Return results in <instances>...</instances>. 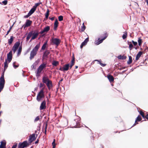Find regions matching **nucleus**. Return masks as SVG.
I'll use <instances>...</instances> for the list:
<instances>
[{
    "mask_svg": "<svg viewBox=\"0 0 148 148\" xmlns=\"http://www.w3.org/2000/svg\"><path fill=\"white\" fill-rule=\"evenodd\" d=\"M32 31H30L26 37V41H27L31 38V36H32Z\"/></svg>",
    "mask_w": 148,
    "mask_h": 148,
    "instance_id": "obj_31",
    "label": "nucleus"
},
{
    "mask_svg": "<svg viewBox=\"0 0 148 148\" xmlns=\"http://www.w3.org/2000/svg\"><path fill=\"white\" fill-rule=\"evenodd\" d=\"M143 52L141 51H139L138 53L137 54L136 58V60H138L140 57L143 54Z\"/></svg>",
    "mask_w": 148,
    "mask_h": 148,
    "instance_id": "obj_23",
    "label": "nucleus"
},
{
    "mask_svg": "<svg viewBox=\"0 0 148 148\" xmlns=\"http://www.w3.org/2000/svg\"><path fill=\"white\" fill-rule=\"evenodd\" d=\"M42 82L44 84L46 85L49 90H50L51 88L53 87L52 81L49 79L46 74H45L42 77Z\"/></svg>",
    "mask_w": 148,
    "mask_h": 148,
    "instance_id": "obj_1",
    "label": "nucleus"
},
{
    "mask_svg": "<svg viewBox=\"0 0 148 148\" xmlns=\"http://www.w3.org/2000/svg\"><path fill=\"white\" fill-rule=\"evenodd\" d=\"M89 38L88 37L86 38L84 40L80 46V48L82 49L84 46H85L87 44Z\"/></svg>",
    "mask_w": 148,
    "mask_h": 148,
    "instance_id": "obj_11",
    "label": "nucleus"
},
{
    "mask_svg": "<svg viewBox=\"0 0 148 148\" xmlns=\"http://www.w3.org/2000/svg\"><path fill=\"white\" fill-rule=\"evenodd\" d=\"M133 44L135 46H138V43L137 42L135 41L134 42V43H133Z\"/></svg>",
    "mask_w": 148,
    "mask_h": 148,
    "instance_id": "obj_60",
    "label": "nucleus"
},
{
    "mask_svg": "<svg viewBox=\"0 0 148 148\" xmlns=\"http://www.w3.org/2000/svg\"><path fill=\"white\" fill-rule=\"evenodd\" d=\"M9 63H8V61L5 60V62H4V68H7L8 66V64Z\"/></svg>",
    "mask_w": 148,
    "mask_h": 148,
    "instance_id": "obj_42",
    "label": "nucleus"
},
{
    "mask_svg": "<svg viewBox=\"0 0 148 148\" xmlns=\"http://www.w3.org/2000/svg\"><path fill=\"white\" fill-rule=\"evenodd\" d=\"M108 34L107 32L105 33L104 34V37H103L101 39H100V38H99L98 39V41L95 43V44L97 45H98L103 42V40H105L108 37Z\"/></svg>",
    "mask_w": 148,
    "mask_h": 148,
    "instance_id": "obj_4",
    "label": "nucleus"
},
{
    "mask_svg": "<svg viewBox=\"0 0 148 148\" xmlns=\"http://www.w3.org/2000/svg\"><path fill=\"white\" fill-rule=\"evenodd\" d=\"M50 29V27L49 26H47L44 27L43 29L44 31L45 32H47Z\"/></svg>",
    "mask_w": 148,
    "mask_h": 148,
    "instance_id": "obj_34",
    "label": "nucleus"
},
{
    "mask_svg": "<svg viewBox=\"0 0 148 148\" xmlns=\"http://www.w3.org/2000/svg\"><path fill=\"white\" fill-rule=\"evenodd\" d=\"M133 47V46L132 44H130V45H129V48L130 51L132 50Z\"/></svg>",
    "mask_w": 148,
    "mask_h": 148,
    "instance_id": "obj_46",
    "label": "nucleus"
},
{
    "mask_svg": "<svg viewBox=\"0 0 148 148\" xmlns=\"http://www.w3.org/2000/svg\"><path fill=\"white\" fill-rule=\"evenodd\" d=\"M51 42L53 43V45H56L57 46L60 43V40L57 38H53L51 40Z\"/></svg>",
    "mask_w": 148,
    "mask_h": 148,
    "instance_id": "obj_6",
    "label": "nucleus"
},
{
    "mask_svg": "<svg viewBox=\"0 0 148 148\" xmlns=\"http://www.w3.org/2000/svg\"><path fill=\"white\" fill-rule=\"evenodd\" d=\"M39 137L37 139V140L34 142V143L35 144H38L39 143Z\"/></svg>",
    "mask_w": 148,
    "mask_h": 148,
    "instance_id": "obj_57",
    "label": "nucleus"
},
{
    "mask_svg": "<svg viewBox=\"0 0 148 148\" xmlns=\"http://www.w3.org/2000/svg\"><path fill=\"white\" fill-rule=\"evenodd\" d=\"M58 20L59 21H61L63 20V16L62 15H60L58 17Z\"/></svg>",
    "mask_w": 148,
    "mask_h": 148,
    "instance_id": "obj_44",
    "label": "nucleus"
},
{
    "mask_svg": "<svg viewBox=\"0 0 148 148\" xmlns=\"http://www.w3.org/2000/svg\"><path fill=\"white\" fill-rule=\"evenodd\" d=\"M129 60L127 61V64L129 65L132 63V57L130 56H128Z\"/></svg>",
    "mask_w": 148,
    "mask_h": 148,
    "instance_id": "obj_35",
    "label": "nucleus"
},
{
    "mask_svg": "<svg viewBox=\"0 0 148 148\" xmlns=\"http://www.w3.org/2000/svg\"><path fill=\"white\" fill-rule=\"evenodd\" d=\"M45 89V87L42 88L40 90V91L39 92V93H44V90Z\"/></svg>",
    "mask_w": 148,
    "mask_h": 148,
    "instance_id": "obj_51",
    "label": "nucleus"
},
{
    "mask_svg": "<svg viewBox=\"0 0 148 148\" xmlns=\"http://www.w3.org/2000/svg\"><path fill=\"white\" fill-rule=\"evenodd\" d=\"M126 68V66H124L121 68H119L118 69L119 70H121L123 69H124Z\"/></svg>",
    "mask_w": 148,
    "mask_h": 148,
    "instance_id": "obj_58",
    "label": "nucleus"
},
{
    "mask_svg": "<svg viewBox=\"0 0 148 148\" xmlns=\"http://www.w3.org/2000/svg\"><path fill=\"white\" fill-rule=\"evenodd\" d=\"M1 144L0 145V148H5L6 145V142L5 140L4 141H2L1 142Z\"/></svg>",
    "mask_w": 148,
    "mask_h": 148,
    "instance_id": "obj_22",
    "label": "nucleus"
},
{
    "mask_svg": "<svg viewBox=\"0 0 148 148\" xmlns=\"http://www.w3.org/2000/svg\"><path fill=\"white\" fill-rule=\"evenodd\" d=\"M22 41L21 42V45H20V46L19 47L18 50H22Z\"/></svg>",
    "mask_w": 148,
    "mask_h": 148,
    "instance_id": "obj_48",
    "label": "nucleus"
},
{
    "mask_svg": "<svg viewBox=\"0 0 148 148\" xmlns=\"http://www.w3.org/2000/svg\"><path fill=\"white\" fill-rule=\"evenodd\" d=\"M142 119V118L141 116L140 115H139L138 116L136 119V121L140 122L141 121Z\"/></svg>",
    "mask_w": 148,
    "mask_h": 148,
    "instance_id": "obj_39",
    "label": "nucleus"
},
{
    "mask_svg": "<svg viewBox=\"0 0 148 148\" xmlns=\"http://www.w3.org/2000/svg\"><path fill=\"white\" fill-rule=\"evenodd\" d=\"M12 51H10L7 54V58L5 59V60L8 61V63L11 62L12 58Z\"/></svg>",
    "mask_w": 148,
    "mask_h": 148,
    "instance_id": "obj_5",
    "label": "nucleus"
},
{
    "mask_svg": "<svg viewBox=\"0 0 148 148\" xmlns=\"http://www.w3.org/2000/svg\"><path fill=\"white\" fill-rule=\"evenodd\" d=\"M46 101L45 100L43 101L41 103L40 110L45 109L46 108Z\"/></svg>",
    "mask_w": 148,
    "mask_h": 148,
    "instance_id": "obj_9",
    "label": "nucleus"
},
{
    "mask_svg": "<svg viewBox=\"0 0 148 148\" xmlns=\"http://www.w3.org/2000/svg\"><path fill=\"white\" fill-rule=\"evenodd\" d=\"M49 53L50 52L49 51L46 50L43 53L42 57V60L44 59L47 60L48 58V56Z\"/></svg>",
    "mask_w": 148,
    "mask_h": 148,
    "instance_id": "obj_8",
    "label": "nucleus"
},
{
    "mask_svg": "<svg viewBox=\"0 0 148 148\" xmlns=\"http://www.w3.org/2000/svg\"><path fill=\"white\" fill-rule=\"evenodd\" d=\"M39 59H38V60H36L35 61V63L37 65L38 64V63H39Z\"/></svg>",
    "mask_w": 148,
    "mask_h": 148,
    "instance_id": "obj_64",
    "label": "nucleus"
},
{
    "mask_svg": "<svg viewBox=\"0 0 148 148\" xmlns=\"http://www.w3.org/2000/svg\"><path fill=\"white\" fill-rule=\"evenodd\" d=\"M32 23V21H30L29 19H27L26 20V22L25 24L28 27H29L30 26L31 24Z\"/></svg>",
    "mask_w": 148,
    "mask_h": 148,
    "instance_id": "obj_30",
    "label": "nucleus"
},
{
    "mask_svg": "<svg viewBox=\"0 0 148 148\" xmlns=\"http://www.w3.org/2000/svg\"><path fill=\"white\" fill-rule=\"evenodd\" d=\"M138 45L139 46L141 45L142 43V39L140 37L138 38Z\"/></svg>",
    "mask_w": 148,
    "mask_h": 148,
    "instance_id": "obj_40",
    "label": "nucleus"
},
{
    "mask_svg": "<svg viewBox=\"0 0 148 148\" xmlns=\"http://www.w3.org/2000/svg\"><path fill=\"white\" fill-rule=\"evenodd\" d=\"M30 48H29L26 51V52L25 53V55L26 54L28 53L30 50Z\"/></svg>",
    "mask_w": 148,
    "mask_h": 148,
    "instance_id": "obj_59",
    "label": "nucleus"
},
{
    "mask_svg": "<svg viewBox=\"0 0 148 148\" xmlns=\"http://www.w3.org/2000/svg\"><path fill=\"white\" fill-rule=\"evenodd\" d=\"M37 52L32 50L30 54V57L29 58L30 60H32L36 54Z\"/></svg>",
    "mask_w": 148,
    "mask_h": 148,
    "instance_id": "obj_17",
    "label": "nucleus"
},
{
    "mask_svg": "<svg viewBox=\"0 0 148 148\" xmlns=\"http://www.w3.org/2000/svg\"><path fill=\"white\" fill-rule=\"evenodd\" d=\"M127 36V33L126 32H125L124 34H123L122 36V38L123 39H125Z\"/></svg>",
    "mask_w": 148,
    "mask_h": 148,
    "instance_id": "obj_41",
    "label": "nucleus"
},
{
    "mask_svg": "<svg viewBox=\"0 0 148 148\" xmlns=\"http://www.w3.org/2000/svg\"><path fill=\"white\" fill-rule=\"evenodd\" d=\"M40 4H42V2H41L35 3L31 9L34 12L36 10L37 7L39 6Z\"/></svg>",
    "mask_w": 148,
    "mask_h": 148,
    "instance_id": "obj_16",
    "label": "nucleus"
},
{
    "mask_svg": "<svg viewBox=\"0 0 148 148\" xmlns=\"http://www.w3.org/2000/svg\"><path fill=\"white\" fill-rule=\"evenodd\" d=\"M81 127L80 124L79 123V122H76V125L73 127H72V128H79Z\"/></svg>",
    "mask_w": 148,
    "mask_h": 148,
    "instance_id": "obj_37",
    "label": "nucleus"
},
{
    "mask_svg": "<svg viewBox=\"0 0 148 148\" xmlns=\"http://www.w3.org/2000/svg\"><path fill=\"white\" fill-rule=\"evenodd\" d=\"M49 118L48 120H47V121L45 123H44V125H43V127L44 126V125H45V132H44V133L45 135L46 134L47 130V125H48V121L49 120Z\"/></svg>",
    "mask_w": 148,
    "mask_h": 148,
    "instance_id": "obj_29",
    "label": "nucleus"
},
{
    "mask_svg": "<svg viewBox=\"0 0 148 148\" xmlns=\"http://www.w3.org/2000/svg\"><path fill=\"white\" fill-rule=\"evenodd\" d=\"M44 97L45 95L44 93H39L38 92L37 96L36 99L38 101H40L42 100Z\"/></svg>",
    "mask_w": 148,
    "mask_h": 148,
    "instance_id": "obj_7",
    "label": "nucleus"
},
{
    "mask_svg": "<svg viewBox=\"0 0 148 148\" xmlns=\"http://www.w3.org/2000/svg\"><path fill=\"white\" fill-rule=\"evenodd\" d=\"M31 145L29 143L27 140H25L22 142H20L19 143L18 146V148H26L29 145Z\"/></svg>",
    "mask_w": 148,
    "mask_h": 148,
    "instance_id": "obj_2",
    "label": "nucleus"
},
{
    "mask_svg": "<svg viewBox=\"0 0 148 148\" xmlns=\"http://www.w3.org/2000/svg\"><path fill=\"white\" fill-rule=\"evenodd\" d=\"M59 22L58 20L56 19L55 21L54 24L53 29L54 30H56L58 25Z\"/></svg>",
    "mask_w": 148,
    "mask_h": 148,
    "instance_id": "obj_19",
    "label": "nucleus"
},
{
    "mask_svg": "<svg viewBox=\"0 0 148 148\" xmlns=\"http://www.w3.org/2000/svg\"><path fill=\"white\" fill-rule=\"evenodd\" d=\"M2 4H3L4 5H6L8 3V1L7 0H5L4 1H3L2 2Z\"/></svg>",
    "mask_w": 148,
    "mask_h": 148,
    "instance_id": "obj_45",
    "label": "nucleus"
},
{
    "mask_svg": "<svg viewBox=\"0 0 148 148\" xmlns=\"http://www.w3.org/2000/svg\"><path fill=\"white\" fill-rule=\"evenodd\" d=\"M47 67V63H43L41 64L38 67V68L43 70L44 69H45Z\"/></svg>",
    "mask_w": 148,
    "mask_h": 148,
    "instance_id": "obj_20",
    "label": "nucleus"
},
{
    "mask_svg": "<svg viewBox=\"0 0 148 148\" xmlns=\"http://www.w3.org/2000/svg\"><path fill=\"white\" fill-rule=\"evenodd\" d=\"M50 11L49 9H47V11L45 14V17L46 19H47L49 17V12Z\"/></svg>",
    "mask_w": 148,
    "mask_h": 148,
    "instance_id": "obj_36",
    "label": "nucleus"
},
{
    "mask_svg": "<svg viewBox=\"0 0 148 148\" xmlns=\"http://www.w3.org/2000/svg\"><path fill=\"white\" fill-rule=\"evenodd\" d=\"M138 109H140V108H137V110H138V112L139 113V114H140L142 116V117L143 119H145V115L144 113L142 111H139L138 110ZM144 121H146L145 119Z\"/></svg>",
    "mask_w": 148,
    "mask_h": 148,
    "instance_id": "obj_33",
    "label": "nucleus"
},
{
    "mask_svg": "<svg viewBox=\"0 0 148 148\" xmlns=\"http://www.w3.org/2000/svg\"><path fill=\"white\" fill-rule=\"evenodd\" d=\"M14 37L13 36H10V38L8 40V43L10 45L12 44L13 41L14 40Z\"/></svg>",
    "mask_w": 148,
    "mask_h": 148,
    "instance_id": "obj_26",
    "label": "nucleus"
},
{
    "mask_svg": "<svg viewBox=\"0 0 148 148\" xmlns=\"http://www.w3.org/2000/svg\"><path fill=\"white\" fill-rule=\"evenodd\" d=\"M12 50L13 51L14 53H15V52H16V51L17 50V49H15L13 48H12Z\"/></svg>",
    "mask_w": 148,
    "mask_h": 148,
    "instance_id": "obj_62",
    "label": "nucleus"
},
{
    "mask_svg": "<svg viewBox=\"0 0 148 148\" xmlns=\"http://www.w3.org/2000/svg\"><path fill=\"white\" fill-rule=\"evenodd\" d=\"M46 46L44 45L43 44V45L42 46V47L41 49L42 50H44L45 49V48H46Z\"/></svg>",
    "mask_w": 148,
    "mask_h": 148,
    "instance_id": "obj_54",
    "label": "nucleus"
},
{
    "mask_svg": "<svg viewBox=\"0 0 148 148\" xmlns=\"http://www.w3.org/2000/svg\"><path fill=\"white\" fill-rule=\"evenodd\" d=\"M44 86L45 87V85L44 84H43V83H41L40 84L39 87H40V88H42V87H43Z\"/></svg>",
    "mask_w": 148,
    "mask_h": 148,
    "instance_id": "obj_52",
    "label": "nucleus"
},
{
    "mask_svg": "<svg viewBox=\"0 0 148 148\" xmlns=\"http://www.w3.org/2000/svg\"><path fill=\"white\" fill-rule=\"evenodd\" d=\"M55 17H49V18L50 19L51 21H52L54 20Z\"/></svg>",
    "mask_w": 148,
    "mask_h": 148,
    "instance_id": "obj_63",
    "label": "nucleus"
},
{
    "mask_svg": "<svg viewBox=\"0 0 148 148\" xmlns=\"http://www.w3.org/2000/svg\"><path fill=\"white\" fill-rule=\"evenodd\" d=\"M117 58L119 60H124L127 58V57L124 55H120L117 56Z\"/></svg>",
    "mask_w": 148,
    "mask_h": 148,
    "instance_id": "obj_27",
    "label": "nucleus"
},
{
    "mask_svg": "<svg viewBox=\"0 0 148 148\" xmlns=\"http://www.w3.org/2000/svg\"><path fill=\"white\" fill-rule=\"evenodd\" d=\"M40 47V43H39L36 45L32 50H33L34 51L37 52V51H38Z\"/></svg>",
    "mask_w": 148,
    "mask_h": 148,
    "instance_id": "obj_28",
    "label": "nucleus"
},
{
    "mask_svg": "<svg viewBox=\"0 0 148 148\" xmlns=\"http://www.w3.org/2000/svg\"><path fill=\"white\" fill-rule=\"evenodd\" d=\"M63 70L64 71H67L69 70V68H70V64L69 63L65 64L63 66Z\"/></svg>",
    "mask_w": 148,
    "mask_h": 148,
    "instance_id": "obj_18",
    "label": "nucleus"
},
{
    "mask_svg": "<svg viewBox=\"0 0 148 148\" xmlns=\"http://www.w3.org/2000/svg\"><path fill=\"white\" fill-rule=\"evenodd\" d=\"M107 77L108 79L109 82L111 83L112 82L114 81V77L110 74H108L107 75Z\"/></svg>",
    "mask_w": 148,
    "mask_h": 148,
    "instance_id": "obj_15",
    "label": "nucleus"
},
{
    "mask_svg": "<svg viewBox=\"0 0 148 148\" xmlns=\"http://www.w3.org/2000/svg\"><path fill=\"white\" fill-rule=\"evenodd\" d=\"M32 31V37L33 38H34V39H36L37 37L38 36V31L36 30H34V31Z\"/></svg>",
    "mask_w": 148,
    "mask_h": 148,
    "instance_id": "obj_12",
    "label": "nucleus"
},
{
    "mask_svg": "<svg viewBox=\"0 0 148 148\" xmlns=\"http://www.w3.org/2000/svg\"><path fill=\"white\" fill-rule=\"evenodd\" d=\"M5 83L4 77H0V86L4 87Z\"/></svg>",
    "mask_w": 148,
    "mask_h": 148,
    "instance_id": "obj_13",
    "label": "nucleus"
},
{
    "mask_svg": "<svg viewBox=\"0 0 148 148\" xmlns=\"http://www.w3.org/2000/svg\"><path fill=\"white\" fill-rule=\"evenodd\" d=\"M56 140L55 139L53 140V141L52 143V146H56Z\"/></svg>",
    "mask_w": 148,
    "mask_h": 148,
    "instance_id": "obj_50",
    "label": "nucleus"
},
{
    "mask_svg": "<svg viewBox=\"0 0 148 148\" xmlns=\"http://www.w3.org/2000/svg\"><path fill=\"white\" fill-rule=\"evenodd\" d=\"M59 64V62L58 61L53 60L52 62V64L53 66H56Z\"/></svg>",
    "mask_w": 148,
    "mask_h": 148,
    "instance_id": "obj_32",
    "label": "nucleus"
},
{
    "mask_svg": "<svg viewBox=\"0 0 148 148\" xmlns=\"http://www.w3.org/2000/svg\"><path fill=\"white\" fill-rule=\"evenodd\" d=\"M94 61H97L98 62L97 63L98 64H99L101 66L103 67H104L105 66L106 64H103L101 63V59L100 60H95Z\"/></svg>",
    "mask_w": 148,
    "mask_h": 148,
    "instance_id": "obj_24",
    "label": "nucleus"
},
{
    "mask_svg": "<svg viewBox=\"0 0 148 148\" xmlns=\"http://www.w3.org/2000/svg\"><path fill=\"white\" fill-rule=\"evenodd\" d=\"M17 146V143H15L12 147V148H16Z\"/></svg>",
    "mask_w": 148,
    "mask_h": 148,
    "instance_id": "obj_53",
    "label": "nucleus"
},
{
    "mask_svg": "<svg viewBox=\"0 0 148 148\" xmlns=\"http://www.w3.org/2000/svg\"><path fill=\"white\" fill-rule=\"evenodd\" d=\"M38 134L39 133H38V134L33 133L32 134H30L29 136L28 139V142L31 145L33 141L36 140Z\"/></svg>",
    "mask_w": 148,
    "mask_h": 148,
    "instance_id": "obj_3",
    "label": "nucleus"
},
{
    "mask_svg": "<svg viewBox=\"0 0 148 148\" xmlns=\"http://www.w3.org/2000/svg\"><path fill=\"white\" fill-rule=\"evenodd\" d=\"M22 51L18 50H17V56H18L21 54Z\"/></svg>",
    "mask_w": 148,
    "mask_h": 148,
    "instance_id": "obj_49",
    "label": "nucleus"
},
{
    "mask_svg": "<svg viewBox=\"0 0 148 148\" xmlns=\"http://www.w3.org/2000/svg\"><path fill=\"white\" fill-rule=\"evenodd\" d=\"M86 28V27L84 25V23H83L82 24V27L81 28V31L82 32H84L85 30V29Z\"/></svg>",
    "mask_w": 148,
    "mask_h": 148,
    "instance_id": "obj_43",
    "label": "nucleus"
},
{
    "mask_svg": "<svg viewBox=\"0 0 148 148\" xmlns=\"http://www.w3.org/2000/svg\"><path fill=\"white\" fill-rule=\"evenodd\" d=\"M40 118L39 116H37L36 117L34 120V122H36L39 120Z\"/></svg>",
    "mask_w": 148,
    "mask_h": 148,
    "instance_id": "obj_47",
    "label": "nucleus"
},
{
    "mask_svg": "<svg viewBox=\"0 0 148 148\" xmlns=\"http://www.w3.org/2000/svg\"><path fill=\"white\" fill-rule=\"evenodd\" d=\"M75 59L74 57L73 54L72 59L71 61V64L70 65V69H71L72 68L73 66L75 64Z\"/></svg>",
    "mask_w": 148,
    "mask_h": 148,
    "instance_id": "obj_25",
    "label": "nucleus"
},
{
    "mask_svg": "<svg viewBox=\"0 0 148 148\" xmlns=\"http://www.w3.org/2000/svg\"><path fill=\"white\" fill-rule=\"evenodd\" d=\"M42 70L38 68L37 69L36 72V76L38 79L40 76V74L42 73Z\"/></svg>",
    "mask_w": 148,
    "mask_h": 148,
    "instance_id": "obj_10",
    "label": "nucleus"
},
{
    "mask_svg": "<svg viewBox=\"0 0 148 148\" xmlns=\"http://www.w3.org/2000/svg\"><path fill=\"white\" fill-rule=\"evenodd\" d=\"M34 12L31 9V10H30V11L28 13V14L27 15H25L24 16V18H28L29 16L31 15Z\"/></svg>",
    "mask_w": 148,
    "mask_h": 148,
    "instance_id": "obj_21",
    "label": "nucleus"
},
{
    "mask_svg": "<svg viewBox=\"0 0 148 148\" xmlns=\"http://www.w3.org/2000/svg\"><path fill=\"white\" fill-rule=\"evenodd\" d=\"M31 68H32V70L33 69H35L36 67H35V66L34 65L32 64L31 66Z\"/></svg>",
    "mask_w": 148,
    "mask_h": 148,
    "instance_id": "obj_61",
    "label": "nucleus"
},
{
    "mask_svg": "<svg viewBox=\"0 0 148 148\" xmlns=\"http://www.w3.org/2000/svg\"><path fill=\"white\" fill-rule=\"evenodd\" d=\"M20 41H19L16 42V43H14V45L12 47V48L17 50L19 47L20 46Z\"/></svg>",
    "mask_w": 148,
    "mask_h": 148,
    "instance_id": "obj_14",
    "label": "nucleus"
},
{
    "mask_svg": "<svg viewBox=\"0 0 148 148\" xmlns=\"http://www.w3.org/2000/svg\"><path fill=\"white\" fill-rule=\"evenodd\" d=\"M137 121H136V120H135V122L133 124V125L130 128H131L132 127L136 125V124H138V123L137 122Z\"/></svg>",
    "mask_w": 148,
    "mask_h": 148,
    "instance_id": "obj_56",
    "label": "nucleus"
},
{
    "mask_svg": "<svg viewBox=\"0 0 148 148\" xmlns=\"http://www.w3.org/2000/svg\"><path fill=\"white\" fill-rule=\"evenodd\" d=\"M16 63V62H14L13 63V66L14 68L15 69H16L19 66V64L17 63L16 65H15V64Z\"/></svg>",
    "mask_w": 148,
    "mask_h": 148,
    "instance_id": "obj_38",
    "label": "nucleus"
},
{
    "mask_svg": "<svg viewBox=\"0 0 148 148\" xmlns=\"http://www.w3.org/2000/svg\"><path fill=\"white\" fill-rule=\"evenodd\" d=\"M3 53H2V55L0 57V59L1 61H4V57L2 56V55H3Z\"/></svg>",
    "mask_w": 148,
    "mask_h": 148,
    "instance_id": "obj_55",
    "label": "nucleus"
}]
</instances>
